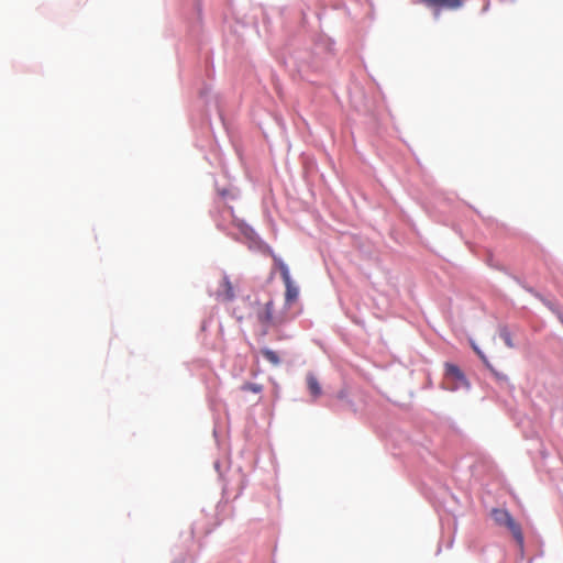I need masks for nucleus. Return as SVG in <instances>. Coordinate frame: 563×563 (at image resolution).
<instances>
[{
  "instance_id": "obj_1",
  "label": "nucleus",
  "mask_w": 563,
  "mask_h": 563,
  "mask_svg": "<svg viewBox=\"0 0 563 563\" xmlns=\"http://www.w3.org/2000/svg\"><path fill=\"white\" fill-rule=\"evenodd\" d=\"M236 228L243 238L242 242L245 243L251 251L268 253L273 256L274 262L280 272L283 280L288 282L289 277L291 276L287 264L280 257L274 254L273 250L262 241V239L249 224L243 221H238ZM236 240L241 241L240 238H236Z\"/></svg>"
},
{
  "instance_id": "obj_2",
  "label": "nucleus",
  "mask_w": 563,
  "mask_h": 563,
  "mask_svg": "<svg viewBox=\"0 0 563 563\" xmlns=\"http://www.w3.org/2000/svg\"><path fill=\"white\" fill-rule=\"evenodd\" d=\"M236 228L243 238L242 242L245 243L251 251L268 253L273 256L274 262L280 272L283 280L288 282L289 277L291 276L287 264L280 257L274 254L273 250L262 241V239L249 224L243 221H238ZM236 240L241 241L240 238H236Z\"/></svg>"
},
{
  "instance_id": "obj_3",
  "label": "nucleus",
  "mask_w": 563,
  "mask_h": 563,
  "mask_svg": "<svg viewBox=\"0 0 563 563\" xmlns=\"http://www.w3.org/2000/svg\"><path fill=\"white\" fill-rule=\"evenodd\" d=\"M492 516L496 523L499 526H505L512 533L517 543L522 547L523 544V534L521 532L520 526L514 520L511 515L505 509H494L492 511Z\"/></svg>"
},
{
  "instance_id": "obj_4",
  "label": "nucleus",
  "mask_w": 563,
  "mask_h": 563,
  "mask_svg": "<svg viewBox=\"0 0 563 563\" xmlns=\"http://www.w3.org/2000/svg\"><path fill=\"white\" fill-rule=\"evenodd\" d=\"M445 387L450 390L467 388L468 383L460 368L453 364H446L445 367Z\"/></svg>"
},
{
  "instance_id": "obj_5",
  "label": "nucleus",
  "mask_w": 563,
  "mask_h": 563,
  "mask_svg": "<svg viewBox=\"0 0 563 563\" xmlns=\"http://www.w3.org/2000/svg\"><path fill=\"white\" fill-rule=\"evenodd\" d=\"M216 299L222 302L233 301L236 297L235 287L231 283L229 276L224 273L222 279L214 292Z\"/></svg>"
},
{
  "instance_id": "obj_6",
  "label": "nucleus",
  "mask_w": 563,
  "mask_h": 563,
  "mask_svg": "<svg viewBox=\"0 0 563 563\" xmlns=\"http://www.w3.org/2000/svg\"><path fill=\"white\" fill-rule=\"evenodd\" d=\"M306 380H307V387H308L309 393L314 398L319 397L322 394V388H321V385L318 382L317 377L314 376V374L308 373Z\"/></svg>"
},
{
  "instance_id": "obj_7",
  "label": "nucleus",
  "mask_w": 563,
  "mask_h": 563,
  "mask_svg": "<svg viewBox=\"0 0 563 563\" xmlns=\"http://www.w3.org/2000/svg\"><path fill=\"white\" fill-rule=\"evenodd\" d=\"M424 3L431 7H440L448 9H457L462 5L461 0H422Z\"/></svg>"
},
{
  "instance_id": "obj_8",
  "label": "nucleus",
  "mask_w": 563,
  "mask_h": 563,
  "mask_svg": "<svg viewBox=\"0 0 563 563\" xmlns=\"http://www.w3.org/2000/svg\"><path fill=\"white\" fill-rule=\"evenodd\" d=\"M286 286V302H291L298 298L299 288L295 285L291 277H289L288 282H284Z\"/></svg>"
},
{
  "instance_id": "obj_9",
  "label": "nucleus",
  "mask_w": 563,
  "mask_h": 563,
  "mask_svg": "<svg viewBox=\"0 0 563 563\" xmlns=\"http://www.w3.org/2000/svg\"><path fill=\"white\" fill-rule=\"evenodd\" d=\"M261 353L263 357L267 360L269 363H272L274 366H278L280 364V358L275 351L265 347L261 351Z\"/></svg>"
},
{
  "instance_id": "obj_10",
  "label": "nucleus",
  "mask_w": 563,
  "mask_h": 563,
  "mask_svg": "<svg viewBox=\"0 0 563 563\" xmlns=\"http://www.w3.org/2000/svg\"><path fill=\"white\" fill-rule=\"evenodd\" d=\"M499 338L505 342L508 347H514L515 344L511 340V330L508 328H500L498 331Z\"/></svg>"
},
{
  "instance_id": "obj_11",
  "label": "nucleus",
  "mask_w": 563,
  "mask_h": 563,
  "mask_svg": "<svg viewBox=\"0 0 563 563\" xmlns=\"http://www.w3.org/2000/svg\"><path fill=\"white\" fill-rule=\"evenodd\" d=\"M540 299L544 302V305H547L550 309V311L553 313V314H556L558 317H561L562 316V312L561 310L559 309V305L550 299H544V298H541Z\"/></svg>"
},
{
  "instance_id": "obj_12",
  "label": "nucleus",
  "mask_w": 563,
  "mask_h": 563,
  "mask_svg": "<svg viewBox=\"0 0 563 563\" xmlns=\"http://www.w3.org/2000/svg\"><path fill=\"white\" fill-rule=\"evenodd\" d=\"M243 390H250L252 393H261L262 391V386L261 385H257V384H245L243 385L242 387Z\"/></svg>"
},
{
  "instance_id": "obj_13",
  "label": "nucleus",
  "mask_w": 563,
  "mask_h": 563,
  "mask_svg": "<svg viewBox=\"0 0 563 563\" xmlns=\"http://www.w3.org/2000/svg\"><path fill=\"white\" fill-rule=\"evenodd\" d=\"M265 306H266V312H265L264 317H272V314H273L272 301H267L265 303Z\"/></svg>"
},
{
  "instance_id": "obj_14",
  "label": "nucleus",
  "mask_w": 563,
  "mask_h": 563,
  "mask_svg": "<svg viewBox=\"0 0 563 563\" xmlns=\"http://www.w3.org/2000/svg\"><path fill=\"white\" fill-rule=\"evenodd\" d=\"M526 289H527L529 292L533 294L536 297H540V296H539V294H537L532 288L526 287Z\"/></svg>"
},
{
  "instance_id": "obj_15",
  "label": "nucleus",
  "mask_w": 563,
  "mask_h": 563,
  "mask_svg": "<svg viewBox=\"0 0 563 563\" xmlns=\"http://www.w3.org/2000/svg\"><path fill=\"white\" fill-rule=\"evenodd\" d=\"M473 347L477 352V354L484 360V355L482 354V352L475 345H473Z\"/></svg>"
},
{
  "instance_id": "obj_16",
  "label": "nucleus",
  "mask_w": 563,
  "mask_h": 563,
  "mask_svg": "<svg viewBox=\"0 0 563 563\" xmlns=\"http://www.w3.org/2000/svg\"><path fill=\"white\" fill-rule=\"evenodd\" d=\"M220 195L225 197L228 195V191L227 190H222V191H220Z\"/></svg>"
}]
</instances>
